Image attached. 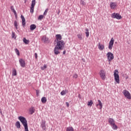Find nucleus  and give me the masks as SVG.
<instances>
[{"label":"nucleus","mask_w":131,"mask_h":131,"mask_svg":"<svg viewBox=\"0 0 131 131\" xmlns=\"http://www.w3.org/2000/svg\"><path fill=\"white\" fill-rule=\"evenodd\" d=\"M46 68H47V65H46V64H44L43 67H41V70H45V69H46Z\"/></svg>","instance_id":"39"},{"label":"nucleus","mask_w":131,"mask_h":131,"mask_svg":"<svg viewBox=\"0 0 131 131\" xmlns=\"http://www.w3.org/2000/svg\"><path fill=\"white\" fill-rule=\"evenodd\" d=\"M78 97L79 98V99H81V95H80V94H79Z\"/></svg>","instance_id":"43"},{"label":"nucleus","mask_w":131,"mask_h":131,"mask_svg":"<svg viewBox=\"0 0 131 131\" xmlns=\"http://www.w3.org/2000/svg\"><path fill=\"white\" fill-rule=\"evenodd\" d=\"M15 52L17 56H20V52H19V50H18V49H15Z\"/></svg>","instance_id":"31"},{"label":"nucleus","mask_w":131,"mask_h":131,"mask_svg":"<svg viewBox=\"0 0 131 131\" xmlns=\"http://www.w3.org/2000/svg\"><path fill=\"white\" fill-rule=\"evenodd\" d=\"M41 101L42 103H47V98L45 97H42Z\"/></svg>","instance_id":"27"},{"label":"nucleus","mask_w":131,"mask_h":131,"mask_svg":"<svg viewBox=\"0 0 131 131\" xmlns=\"http://www.w3.org/2000/svg\"><path fill=\"white\" fill-rule=\"evenodd\" d=\"M66 93H67V90H63L61 92L60 95L61 96H65V95H66Z\"/></svg>","instance_id":"26"},{"label":"nucleus","mask_w":131,"mask_h":131,"mask_svg":"<svg viewBox=\"0 0 131 131\" xmlns=\"http://www.w3.org/2000/svg\"><path fill=\"white\" fill-rule=\"evenodd\" d=\"M10 9L11 11L14 13L15 18H17V12L16 10H15V8H14V6H11Z\"/></svg>","instance_id":"16"},{"label":"nucleus","mask_w":131,"mask_h":131,"mask_svg":"<svg viewBox=\"0 0 131 131\" xmlns=\"http://www.w3.org/2000/svg\"><path fill=\"white\" fill-rule=\"evenodd\" d=\"M23 41L25 43H26V45H28L30 42L29 40H27L25 38L23 39Z\"/></svg>","instance_id":"30"},{"label":"nucleus","mask_w":131,"mask_h":131,"mask_svg":"<svg viewBox=\"0 0 131 131\" xmlns=\"http://www.w3.org/2000/svg\"><path fill=\"white\" fill-rule=\"evenodd\" d=\"M64 46H65V43L62 40L57 41V45L56 47H57L58 49H59V51H62V50H63Z\"/></svg>","instance_id":"1"},{"label":"nucleus","mask_w":131,"mask_h":131,"mask_svg":"<svg viewBox=\"0 0 131 131\" xmlns=\"http://www.w3.org/2000/svg\"><path fill=\"white\" fill-rule=\"evenodd\" d=\"M59 50H60V49L57 46L54 48V52L55 55H58V54H60V51H59Z\"/></svg>","instance_id":"12"},{"label":"nucleus","mask_w":131,"mask_h":131,"mask_svg":"<svg viewBox=\"0 0 131 131\" xmlns=\"http://www.w3.org/2000/svg\"><path fill=\"white\" fill-rule=\"evenodd\" d=\"M111 17L113 19H117V20H120V19H121V18H122L121 15H120V14H119V13H113L111 15Z\"/></svg>","instance_id":"3"},{"label":"nucleus","mask_w":131,"mask_h":131,"mask_svg":"<svg viewBox=\"0 0 131 131\" xmlns=\"http://www.w3.org/2000/svg\"><path fill=\"white\" fill-rule=\"evenodd\" d=\"M123 94L124 96L125 97V98H127L128 100H130L131 96H130V93H129V92L126 90H124L123 91Z\"/></svg>","instance_id":"5"},{"label":"nucleus","mask_w":131,"mask_h":131,"mask_svg":"<svg viewBox=\"0 0 131 131\" xmlns=\"http://www.w3.org/2000/svg\"><path fill=\"white\" fill-rule=\"evenodd\" d=\"M80 5H82V6H85V5H86V3H85V2L82 0L80 1Z\"/></svg>","instance_id":"33"},{"label":"nucleus","mask_w":131,"mask_h":131,"mask_svg":"<svg viewBox=\"0 0 131 131\" xmlns=\"http://www.w3.org/2000/svg\"><path fill=\"white\" fill-rule=\"evenodd\" d=\"M42 39L43 40H44V42H47V41H48V40H49V39L48 38V37L45 36L43 38H42Z\"/></svg>","instance_id":"34"},{"label":"nucleus","mask_w":131,"mask_h":131,"mask_svg":"<svg viewBox=\"0 0 131 131\" xmlns=\"http://www.w3.org/2000/svg\"><path fill=\"white\" fill-rule=\"evenodd\" d=\"M48 11H49V9H47L45 10L44 13H43V15L44 16H46L48 13Z\"/></svg>","instance_id":"38"},{"label":"nucleus","mask_w":131,"mask_h":131,"mask_svg":"<svg viewBox=\"0 0 131 131\" xmlns=\"http://www.w3.org/2000/svg\"><path fill=\"white\" fill-rule=\"evenodd\" d=\"M77 36L78 37V38L79 39H80V40H82V34L81 33V34H78L77 35Z\"/></svg>","instance_id":"24"},{"label":"nucleus","mask_w":131,"mask_h":131,"mask_svg":"<svg viewBox=\"0 0 131 131\" xmlns=\"http://www.w3.org/2000/svg\"><path fill=\"white\" fill-rule=\"evenodd\" d=\"M116 6H117V4L115 2H111L110 4V7L112 10H114V9L116 8Z\"/></svg>","instance_id":"11"},{"label":"nucleus","mask_w":131,"mask_h":131,"mask_svg":"<svg viewBox=\"0 0 131 131\" xmlns=\"http://www.w3.org/2000/svg\"><path fill=\"white\" fill-rule=\"evenodd\" d=\"M40 127L42 128L43 130L47 129V126L46 125V121L42 120L40 122Z\"/></svg>","instance_id":"9"},{"label":"nucleus","mask_w":131,"mask_h":131,"mask_svg":"<svg viewBox=\"0 0 131 131\" xmlns=\"http://www.w3.org/2000/svg\"><path fill=\"white\" fill-rule=\"evenodd\" d=\"M0 113H1V115H3V113L2 112V111L0 112Z\"/></svg>","instance_id":"45"},{"label":"nucleus","mask_w":131,"mask_h":131,"mask_svg":"<svg viewBox=\"0 0 131 131\" xmlns=\"http://www.w3.org/2000/svg\"><path fill=\"white\" fill-rule=\"evenodd\" d=\"M85 34H86V37H88V36H90V32H89V29H85Z\"/></svg>","instance_id":"29"},{"label":"nucleus","mask_w":131,"mask_h":131,"mask_svg":"<svg viewBox=\"0 0 131 131\" xmlns=\"http://www.w3.org/2000/svg\"><path fill=\"white\" fill-rule=\"evenodd\" d=\"M73 77V78H77V77H78V75H77V74H74Z\"/></svg>","instance_id":"37"},{"label":"nucleus","mask_w":131,"mask_h":131,"mask_svg":"<svg viewBox=\"0 0 131 131\" xmlns=\"http://www.w3.org/2000/svg\"><path fill=\"white\" fill-rule=\"evenodd\" d=\"M35 0H32V4L31 5V8H30V13H34V6H35Z\"/></svg>","instance_id":"7"},{"label":"nucleus","mask_w":131,"mask_h":131,"mask_svg":"<svg viewBox=\"0 0 131 131\" xmlns=\"http://www.w3.org/2000/svg\"><path fill=\"white\" fill-rule=\"evenodd\" d=\"M21 18L22 20V25L23 27H25V25L26 24V21H25V18H24V16L23 15H21Z\"/></svg>","instance_id":"13"},{"label":"nucleus","mask_w":131,"mask_h":131,"mask_svg":"<svg viewBox=\"0 0 131 131\" xmlns=\"http://www.w3.org/2000/svg\"><path fill=\"white\" fill-rule=\"evenodd\" d=\"M113 45H114V38L112 37L111 39V40L110 41V42H109L108 49L110 50H112V48L113 47Z\"/></svg>","instance_id":"8"},{"label":"nucleus","mask_w":131,"mask_h":131,"mask_svg":"<svg viewBox=\"0 0 131 131\" xmlns=\"http://www.w3.org/2000/svg\"><path fill=\"white\" fill-rule=\"evenodd\" d=\"M14 27H15V29H16V30H18V23H17L16 20L14 21Z\"/></svg>","instance_id":"28"},{"label":"nucleus","mask_w":131,"mask_h":131,"mask_svg":"<svg viewBox=\"0 0 131 131\" xmlns=\"http://www.w3.org/2000/svg\"><path fill=\"white\" fill-rule=\"evenodd\" d=\"M108 120L110 125H112L113 124H114V123H115V121L114 120V119H113V118H108Z\"/></svg>","instance_id":"14"},{"label":"nucleus","mask_w":131,"mask_h":131,"mask_svg":"<svg viewBox=\"0 0 131 131\" xmlns=\"http://www.w3.org/2000/svg\"><path fill=\"white\" fill-rule=\"evenodd\" d=\"M17 75V71L16 69H12V76H16Z\"/></svg>","instance_id":"22"},{"label":"nucleus","mask_w":131,"mask_h":131,"mask_svg":"<svg viewBox=\"0 0 131 131\" xmlns=\"http://www.w3.org/2000/svg\"><path fill=\"white\" fill-rule=\"evenodd\" d=\"M19 62L21 67L24 68V67H25V65H26V63H25V60H24V59L22 58H20L19 59Z\"/></svg>","instance_id":"10"},{"label":"nucleus","mask_w":131,"mask_h":131,"mask_svg":"<svg viewBox=\"0 0 131 131\" xmlns=\"http://www.w3.org/2000/svg\"><path fill=\"white\" fill-rule=\"evenodd\" d=\"M36 96H38V95L39 94V90H36Z\"/></svg>","instance_id":"40"},{"label":"nucleus","mask_w":131,"mask_h":131,"mask_svg":"<svg viewBox=\"0 0 131 131\" xmlns=\"http://www.w3.org/2000/svg\"><path fill=\"white\" fill-rule=\"evenodd\" d=\"M11 37L12 38H15V39H16V34H15V32H12Z\"/></svg>","instance_id":"32"},{"label":"nucleus","mask_w":131,"mask_h":131,"mask_svg":"<svg viewBox=\"0 0 131 131\" xmlns=\"http://www.w3.org/2000/svg\"><path fill=\"white\" fill-rule=\"evenodd\" d=\"M99 75L102 80H105V79H106V72H105L104 70H101L99 72Z\"/></svg>","instance_id":"4"},{"label":"nucleus","mask_w":131,"mask_h":131,"mask_svg":"<svg viewBox=\"0 0 131 131\" xmlns=\"http://www.w3.org/2000/svg\"><path fill=\"white\" fill-rule=\"evenodd\" d=\"M36 28V26L34 24L31 25L30 26V30H34Z\"/></svg>","instance_id":"21"},{"label":"nucleus","mask_w":131,"mask_h":131,"mask_svg":"<svg viewBox=\"0 0 131 131\" xmlns=\"http://www.w3.org/2000/svg\"><path fill=\"white\" fill-rule=\"evenodd\" d=\"M35 59H37V53H35Z\"/></svg>","instance_id":"41"},{"label":"nucleus","mask_w":131,"mask_h":131,"mask_svg":"<svg viewBox=\"0 0 131 131\" xmlns=\"http://www.w3.org/2000/svg\"><path fill=\"white\" fill-rule=\"evenodd\" d=\"M15 126L17 127V128H20V127H21V124H20V122L17 121L15 123Z\"/></svg>","instance_id":"23"},{"label":"nucleus","mask_w":131,"mask_h":131,"mask_svg":"<svg viewBox=\"0 0 131 131\" xmlns=\"http://www.w3.org/2000/svg\"><path fill=\"white\" fill-rule=\"evenodd\" d=\"M66 105H67V106L68 107H69V102H66Z\"/></svg>","instance_id":"42"},{"label":"nucleus","mask_w":131,"mask_h":131,"mask_svg":"<svg viewBox=\"0 0 131 131\" xmlns=\"http://www.w3.org/2000/svg\"><path fill=\"white\" fill-rule=\"evenodd\" d=\"M43 18V15H40L39 16H38V20H41Z\"/></svg>","instance_id":"36"},{"label":"nucleus","mask_w":131,"mask_h":131,"mask_svg":"<svg viewBox=\"0 0 131 131\" xmlns=\"http://www.w3.org/2000/svg\"><path fill=\"white\" fill-rule=\"evenodd\" d=\"M118 70H115L114 73V76L115 77V80L117 82V83H119L120 81L119 80V75H118Z\"/></svg>","instance_id":"2"},{"label":"nucleus","mask_w":131,"mask_h":131,"mask_svg":"<svg viewBox=\"0 0 131 131\" xmlns=\"http://www.w3.org/2000/svg\"><path fill=\"white\" fill-rule=\"evenodd\" d=\"M30 113L31 115L34 113L35 112V109H34V107H31L29 110Z\"/></svg>","instance_id":"20"},{"label":"nucleus","mask_w":131,"mask_h":131,"mask_svg":"<svg viewBox=\"0 0 131 131\" xmlns=\"http://www.w3.org/2000/svg\"><path fill=\"white\" fill-rule=\"evenodd\" d=\"M98 102L99 103L96 105L97 107L98 108V109H102V107H103V105H102V102H101V100H98Z\"/></svg>","instance_id":"15"},{"label":"nucleus","mask_w":131,"mask_h":131,"mask_svg":"<svg viewBox=\"0 0 131 131\" xmlns=\"http://www.w3.org/2000/svg\"><path fill=\"white\" fill-rule=\"evenodd\" d=\"M66 131H74V129L72 127H68L66 128Z\"/></svg>","instance_id":"25"},{"label":"nucleus","mask_w":131,"mask_h":131,"mask_svg":"<svg viewBox=\"0 0 131 131\" xmlns=\"http://www.w3.org/2000/svg\"><path fill=\"white\" fill-rule=\"evenodd\" d=\"M111 126H112V128H113V129H114V130H117V128H118V127L115 124V123L114 124H113V125H111Z\"/></svg>","instance_id":"19"},{"label":"nucleus","mask_w":131,"mask_h":131,"mask_svg":"<svg viewBox=\"0 0 131 131\" xmlns=\"http://www.w3.org/2000/svg\"><path fill=\"white\" fill-rule=\"evenodd\" d=\"M88 106H90V107H92V105H93V100H90V102H88Z\"/></svg>","instance_id":"35"},{"label":"nucleus","mask_w":131,"mask_h":131,"mask_svg":"<svg viewBox=\"0 0 131 131\" xmlns=\"http://www.w3.org/2000/svg\"><path fill=\"white\" fill-rule=\"evenodd\" d=\"M98 49L100 50V51H103L104 50V45H101V43H98Z\"/></svg>","instance_id":"18"},{"label":"nucleus","mask_w":131,"mask_h":131,"mask_svg":"<svg viewBox=\"0 0 131 131\" xmlns=\"http://www.w3.org/2000/svg\"><path fill=\"white\" fill-rule=\"evenodd\" d=\"M65 54H66V51H64L63 52V55H65Z\"/></svg>","instance_id":"44"},{"label":"nucleus","mask_w":131,"mask_h":131,"mask_svg":"<svg viewBox=\"0 0 131 131\" xmlns=\"http://www.w3.org/2000/svg\"><path fill=\"white\" fill-rule=\"evenodd\" d=\"M106 56L107 57L108 62H111V61L114 59V55H113V53L111 52H108L106 54Z\"/></svg>","instance_id":"6"},{"label":"nucleus","mask_w":131,"mask_h":131,"mask_svg":"<svg viewBox=\"0 0 131 131\" xmlns=\"http://www.w3.org/2000/svg\"><path fill=\"white\" fill-rule=\"evenodd\" d=\"M55 36L57 41H61V39H62V36L61 34H56Z\"/></svg>","instance_id":"17"},{"label":"nucleus","mask_w":131,"mask_h":131,"mask_svg":"<svg viewBox=\"0 0 131 131\" xmlns=\"http://www.w3.org/2000/svg\"><path fill=\"white\" fill-rule=\"evenodd\" d=\"M0 131H2V128L0 126Z\"/></svg>","instance_id":"46"}]
</instances>
